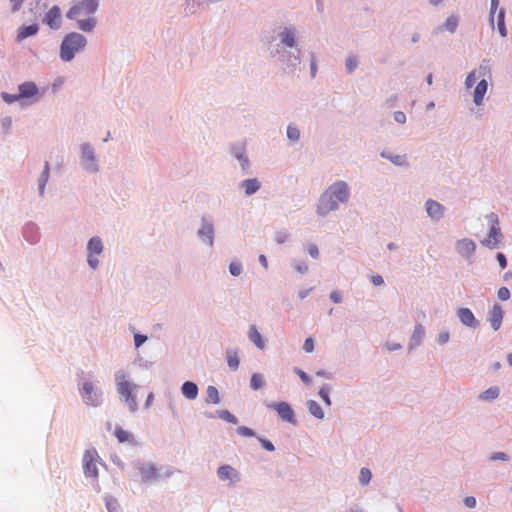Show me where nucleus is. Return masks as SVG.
Here are the masks:
<instances>
[{"instance_id":"c756f323","label":"nucleus","mask_w":512,"mask_h":512,"mask_svg":"<svg viewBox=\"0 0 512 512\" xmlns=\"http://www.w3.org/2000/svg\"><path fill=\"white\" fill-rule=\"evenodd\" d=\"M48 178H49V163L46 162L44 170H43L41 176L39 177V190H40L41 195L44 193V189H45L46 183L48 181Z\"/></svg>"},{"instance_id":"774afa93","label":"nucleus","mask_w":512,"mask_h":512,"mask_svg":"<svg viewBox=\"0 0 512 512\" xmlns=\"http://www.w3.org/2000/svg\"><path fill=\"white\" fill-rule=\"evenodd\" d=\"M259 261L264 266V268L268 267L267 259L264 255H260Z\"/></svg>"},{"instance_id":"c9c22d12","label":"nucleus","mask_w":512,"mask_h":512,"mask_svg":"<svg viewBox=\"0 0 512 512\" xmlns=\"http://www.w3.org/2000/svg\"><path fill=\"white\" fill-rule=\"evenodd\" d=\"M199 235L201 237H206L209 244H212V235H213V228L211 225H204L200 230H199Z\"/></svg>"},{"instance_id":"4468645a","label":"nucleus","mask_w":512,"mask_h":512,"mask_svg":"<svg viewBox=\"0 0 512 512\" xmlns=\"http://www.w3.org/2000/svg\"><path fill=\"white\" fill-rule=\"evenodd\" d=\"M457 252L465 257H470L476 249L475 243L470 239H462L457 242Z\"/></svg>"},{"instance_id":"9b49d317","label":"nucleus","mask_w":512,"mask_h":512,"mask_svg":"<svg viewBox=\"0 0 512 512\" xmlns=\"http://www.w3.org/2000/svg\"><path fill=\"white\" fill-rule=\"evenodd\" d=\"M217 474L220 480H229L231 484L239 480L238 471L230 465L220 466L217 470Z\"/></svg>"},{"instance_id":"6ab92c4d","label":"nucleus","mask_w":512,"mask_h":512,"mask_svg":"<svg viewBox=\"0 0 512 512\" xmlns=\"http://www.w3.org/2000/svg\"><path fill=\"white\" fill-rule=\"evenodd\" d=\"M487 88H488V84H487V81L485 79H482L476 86L475 88V91H474V103L476 105H481L482 102H483V98H484V95L486 94L487 92Z\"/></svg>"},{"instance_id":"7c9ffc66","label":"nucleus","mask_w":512,"mask_h":512,"mask_svg":"<svg viewBox=\"0 0 512 512\" xmlns=\"http://www.w3.org/2000/svg\"><path fill=\"white\" fill-rule=\"evenodd\" d=\"M458 24H459L458 17L451 15L446 19V21L444 23V27L447 31L454 33L458 27Z\"/></svg>"},{"instance_id":"de8ad7c7","label":"nucleus","mask_w":512,"mask_h":512,"mask_svg":"<svg viewBox=\"0 0 512 512\" xmlns=\"http://www.w3.org/2000/svg\"><path fill=\"white\" fill-rule=\"evenodd\" d=\"M319 395L320 397L322 398V400L327 404V405H330L331 404V401H330V398H329V392H328V389L323 387L319 390Z\"/></svg>"},{"instance_id":"aec40b11","label":"nucleus","mask_w":512,"mask_h":512,"mask_svg":"<svg viewBox=\"0 0 512 512\" xmlns=\"http://www.w3.org/2000/svg\"><path fill=\"white\" fill-rule=\"evenodd\" d=\"M182 394L189 400H194L198 395V387L195 383L186 381L181 387Z\"/></svg>"},{"instance_id":"f8f14e48","label":"nucleus","mask_w":512,"mask_h":512,"mask_svg":"<svg viewBox=\"0 0 512 512\" xmlns=\"http://www.w3.org/2000/svg\"><path fill=\"white\" fill-rule=\"evenodd\" d=\"M18 93L21 99L33 98L39 94L37 85L32 81H27L19 85Z\"/></svg>"},{"instance_id":"8fccbe9b","label":"nucleus","mask_w":512,"mask_h":512,"mask_svg":"<svg viewBox=\"0 0 512 512\" xmlns=\"http://www.w3.org/2000/svg\"><path fill=\"white\" fill-rule=\"evenodd\" d=\"M394 120L400 124H404L406 122V115L402 111H396L394 113Z\"/></svg>"},{"instance_id":"13d9d810","label":"nucleus","mask_w":512,"mask_h":512,"mask_svg":"<svg viewBox=\"0 0 512 512\" xmlns=\"http://www.w3.org/2000/svg\"><path fill=\"white\" fill-rule=\"evenodd\" d=\"M497 260L499 262V265L502 269H505L507 266V260L504 254L498 253L497 254Z\"/></svg>"},{"instance_id":"f257e3e1","label":"nucleus","mask_w":512,"mask_h":512,"mask_svg":"<svg viewBox=\"0 0 512 512\" xmlns=\"http://www.w3.org/2000/svg\"><path fill=\"white\" fill-rule=\"evenodd\" d=\"M99 6L98 0H74L66 17L75 20L80 30L91 32L96 26L95 12Z\"/></svg>"},{"instance_id":"72a5a7b5","label":"nucleus","mask_w":512,"mask_h":512,"mask_svg":"<svg viewBox=\"0 0 512 512\" xmlns=\"http://www.w3.org/2000/svg\"><path fill=\"white\" fill-rule=\"evenodd\" d=\"M505 11L501 9L498 13V30L501 36L505 37L507 35V29L504 22Z\"/></svg>"},{"instance_id":"58836bf2","label":"nucleus","mask_w":512,"mask_h":512,"mask_svg":"<svg viewBox=\"0 0 512 512\" xmlns=\"http://www.w3.org/2000/svg\"><path fill=\"white\" fill-rule=\"evenodd\" d=\"M287 136L291 140H298L300 136V132L297 127L289 125L287 128Z\"/></svg>"},{"instance_id":"0eeeda50","label":"nucleus","mask_w":512,"mask_h":512,"mask_svg":"<svg viewBox=\"0 0 512 512\" xmlns=\"http://www.w3.org/2000/svg\"><path fill=\"white\" fill-rule=\"evenodd\" d=\"M43 22L53 30L60 29L62 25L61 9L57 5L52 6L45 14Z\"/></svg>"},{"instance_id":"412c9836","label":"nucleus","mask_w":512,"mask_h":512,"mask_svg":"<svg viewBox=\"0 0 512 512\" xmlns=\"http://www.w3.org/2000/svg\"><path fill=\"white\" fill-rule=\"evenodd\" d=\"M114 434L120 443H134V436L120 426L115 428Z\"/></svg>"},{"instance_id":"f704fd0d","label":"nucleus","mask_w":512,"mask_h":512,"mask_svg":"<svg viewBox=\"0 0 512 512\" xmlns=\"http://www.w3.org/2000/svg\"><path fill=\"white\" fill-rule=\"evenodd\" d=\"M105 504L108 512H118L119 504L118 501L112 496L105 497Z\"/></svg>"},{"instance_id":"e2e57ef3","label":"nucleus","mask_w":512,"mask_h":512,"mask_svg":"<svg viewBox=\"0 0 512 512\" xmlns=\"http://www.w3.org/2000/svg\"><path fill=\"white\" fill-rule=\"evenodd\" d=\"M87 260H88V263L91 266V268L95 269L97 267L98 259H97V257L93 256V254L89 253Z\"/></svg>"},{"instance_id":"e433bc0d","label":"nucleus","mask_w":512,"mask_h":512,"mask_svg":"<svg viewBox=\"0 0 512 512\" xmlns=\"http://www.w3.org/2000/svg\"><path fill=\"white\" fill-rule=\"evenodd\" d=\"M250 385L251 388L254 390H258L259 388H261L263 386L262 376L257 373L253 374L251 377Z\"/></svg>"},{"instance_id":"5701e85b","label":"nucleus","mask_w":512,"mask_h":512,"mask_svg":"<svg viewBox=\"0 0 512 512\" xmlns=\"http://www.w3.org/2000/svg\"><path fill=\"white\" fill-rule=\"evenodd\" d=\"M249 339L259 348H264V341L255 326H251L248 332Z\"/></svg>"},{"instance_id":"603ef678","label":"nucleus","mask_w":512,"mask_h":512,"mask_svg":"<svg viewBox=\"0 0 512 512\" xmlns=\"http://www.w3.org/2000/svg\"><path fill=\"white\" fill-rule=\"evenodd\" d=\"M260 442L263 446L264 449H266L267 451H274L275 450V447L274 445L272 444V442H270L269 440H266V439H260Z\"/></svg>"},{"instance_id":"20e7f679","label":"nucleus","mask_w":512,"mask_h":512,"mask_svg":"<svg viewBox=\"0 0 512 512\" xmlns=\"http://www.w3.org/2000/svg\"><path fill=\"white\" fill-rule=\"evenodd\" d=\"M100 457L95 449L85 451L83 455V469L86 477L96 479L98 477L97 463Z\"/></svg>"},{"instance_id":"bf43d9fd","label":"nucleus","mask_w":512,"mask_h":512,"mask_svg":"<svg viewBox=\"0 0 512 512\" xmlns=\"http://www.w3.org/2000/svg\"><path fill=\"white\" fill-rule=\"evenodd\" d=\"M499 6V0H491V9H490V17L491 22H493V16L495 11L498 9Z\"/></svg>"},{"instance_id":"7ed1b4c3","label":"nucleus","mask_w":512,"mask_h":512,"mask_svg":"<svg viewBox=\"0 0 512 512\" xmlns=\"http://www.w3.org/2000/svg\"><path fill=\"white\" fill-rule=\"evenodd\" d=\"M116 385L120 396L124 399L129 409L133 412L136 411L137 400L134 395V390H136L138 386L128 381L122 372L116 374Z\"/></svg>"},{"instance_id":"473e14b6","label":"nucleus","mask_w":512,"mask_h":512,"mask_svg":"<svg viewBox=\"0 0 512 512\" xmlns=\"http://www.w3.org/2000/svg\"><path fill=\"white\" fill-rule=\"evenodd\" d=\"M227 363L229 367L233 370H237L239 367V358L236 352L228 351L227 352Z\"/></svg>"},{"instance_id":"bb28decb","label":"nucleus","mask_w":512,"mask_h":512,"mask_svg":"<svg viewBox=\"0 0 512 512\" xmlns=\"http://www.w3.org/2000/svg\"><path fill=\"white\" fill-rule=\"evenodd\" d=\"M499 396V388L496 386L490 387L485 390L481 395L480 399L490 401L494 400Z\"/></svg>"},{"instance_id":"c03bdc74","label":"nucleus","mask_w":512,"mask_h":512,"mask_svg":"<svg viewBox=\"0 0 512 512\" xmlns=\"http://www.w3.org/2000/svg\"><path fill=\"white\" fill-rule=\"evenodd\" d=\"M357 67V60L353 56H349L346 60V68L349 73L353 72L354 69Z\"/></svg>"},{"instance_id":"0e129e2a","label":"nucleus","mask_w":512,"mask_h":512,"mask_svg":"<svg viewBox=\"0 0 512 512\" xmlns=\"http://www.w3.org/2000/svg\"><path fill=\"white\" fill-rule=\"evenodd\" d=\"M330 299L334 302V303H340L341 302V295L339 292L337 291H333L331 292L330 294Z\"/></svg>"},{"instance_id":"6e6d98bb","label":"nucleus","mask_w":512,"mask_h":512,"mask_svg":"<svg viewBox=\"0 0 512 512\" xmlns=\"http://www.w3.org/2000/svg\"><path fill=\"white\" fill-rule=\"evenodd\" d=\"M490 459L493 460V461H495V460H507L508 456L505 453H503V452H496V453L491 455Z\"/></svg>"},{"instance_id":"2f4dec72","label":"nucleus","mask_w":512,"mask_h":512,"mask_svg":"<svg viewBox=\"0 0 512 512\" xmlns=\"http://www.w3.org/2000/svg\"><path fill=\"white\" fill-rule=\"evenodd\" d=\"M282 43L289 46V47H293L295 45V37H294V33L288 29H285L283 32H282Z\"/></svg>"},{"instance_id":"6e6552de","label":"nucleus","mask_w":512,"mask_h":512,"mask_svg":"<svg viewBox=\"0 0 512 512\" xmlns=\"http://www.w3.org/2000/svg\"><path fill=\"white\" fill-rule=\"evenodd\" d=\"M269 408L274 409L280 418L284 421H287L289 423H294V412L290 405L286 402H279V403H270L267 405Z\"/></svg>"},{"instance_id":"ddd939ff","label":"nucleus","mask_w":512,"mask_h":512,"mask_svg":"<svg viewBox=\"0 0 512 512\" xmlns=\"http://www.w3.org/2000/svg\"><path fill=\"white\" fill-rule=\"evenodd\" d=\"M139 471L144 482L154 481L159 477L156 467L152 464H142L139 467Z\"/></svg>"},{"instance_id":"9d476101","label":"nucleus","mask_w":512,"mask_h":512,"mask_svg":"<svg viewBox=\"0 0 512 512\" xmlns=\"http://www.w3.org/2000/svg\"><path fill=\"white\" fill-rule=\"evenodd\" d=\"M502 234L500 228L498 226V222L495 221L490 227V231L485 240L482 241V244L489 248H496L501 242Z\"/></svg>"},{"instance_id":"4c0bfd02","label":"nucleus","mask_w":512,"mask_h":512,"mask_svg":"<svg viewBox=\"0 0 512 512\" xmlns=\"http://www.w3.org/2000/svg\"><path fill=\"white\" fill-rule=\"evenodd\" d=\"M371 472L368 468H362L359 474V481L361 484L366 485L371 480Z\"/></svg>"},{"instance_id":"b1692460","label":"nucleus","mask_w":512,"mask_h":512,"mask_svg":"<svg viewBox=\"0 0 512 512\" xmlns=\"http://www.w3.org/2000/svg\"><path fill=\"white\" fill-rule=\"evenodd\" d=\"M90 254H100L103 250L102 241L99 237H92L88 242Z\"/></svg>"},{"instance_id":"39448f33","label":"nucleus","mask_w":512,"mask_h":512,"mask_svg":"<svg viewBox=\"0 0 512 512\" xmlns=\"http://www.w3.org/2000/svg\"><path fill=\"white\" fill-rule=\"evenodd\" d=\"M80 393L84 403L89 406L96 407L100 405L102 401L101 393L95 389L93 383L90 381L83 383V387Z\"/></svg>"},{"instance_id":"a19ab883","label":"nucleus","mask_w":512,"mask_h":512,"mask_svg":"<svg viewBox=\"0 0 512 512\" xmlns=\"http://www.w3.org/2000/svg\"><path fill=\"white\" fill-rule=\"evenodd\" d=\"M220 418L223 419V420H226L228 422H231L233 424H236L237 423V418L231 414L229 411L227 410H223L220 412Z\"/></svg>"},{"instance_id":"3c124183","label":"nucleus","mask_w":512,"mask_h":512,"mask_svg":"<svg viewBox=\"0 0 512 512\" xmlns=\"http://www.w3.org/2000/svg\"><path fill=\"white\" fill-rule=\"evenodd\" d=\"M307 251L309 253V255L313 258H318L319 256V250H318V247L315 245V244H310L307 248Z\"/></svg>"},{"instance_id":"f03ea898","label":"nucleus","mask_w":512,"mask_h":512,"mask_svg":"<svg viewBox=\"0 0 512 512\" xmlns=\"http://www.w3.org/2000/svg\"><path fill=\"white\" fill-rule=\"evenodd\" d=\"M87 44L86 38L76 32L69 33L62 41L60 48V57L64 61H70L75 54L85 48Z\"/></svg>"},{"instance_id":"79ce46f5","label":"nucleus","mask_w":512,"mask_h":512,"mask_svg":"<svg viewBox=\"0 0 512 512\" xmlns=\"http://www.w3.org/2000/svg\"><path fill=\"white\" fill-rule=\"evenodd\" d=\"M237 433L241 436H245V437H252L254 436V432L252 429L246 427V426H239L237 428Z\"/></svg>"},{"instance_id":"864d4df0","label":"nucleus","mask_w":512,"mask_h":512,"mask_svg":"<svg viewBox=\"0 0 512 512\" xmlns=\"http://www.w3.org/2000/svg\"><path fill=\"white\" fill-rule=\"evenodd\" d=\"M9 1L12 6V11L16 12L21 8V6L23 5L25 0H9Z\"/></svg>"},{"instance_id":"cd10ccee","label":"nucleus","mask_w":512,"mask_h":512,"mask_svg":"<svg viewBox=\"0 0 512 512\" xmlns=\"http://www.w3.org/2000/svg\"><path fill=\"white\" fill-rule=\"evenodd\" d=\"M82 158L87 163H94L95 162L94 150H93V148L90 145L85 144V145L82 146Z\"/></svg>"},{"instance_id":"4d7b16f0","label":"nucleus","mask_w":512,"mask_h":512,"mask_svg":"<svg viewBox=\"0 0 512 512\" xmlns=\"http://www.w3.org/2000/svg\"><path fill=\"white\" fill-rule=\"evenodd\" d=\"M147 340V337L144 335L136 334L134 337L135 346L139 347L141 346L145 341Z\"/></svg>"},{"instance_id":"393cba45","label":"nucleus","mask_w":512,"mask_h":512,"mask_svg":"<svg viewBox=\"0 0 512 512\" xmlns=\"http://www.w3.org/2000/svg\"><path fill=\"white\" fill-rule=\"evenodd\" d=\"M307 406H308L309 412L314 417H316L318 419H322L324 417L323 410H322V408L320 407V405L316 401L309 400L308 403H307Z\"/></svg>"},{"instance_id":"49530a36","label":"nucleus","mask_w":512,"mask_h":512,"mask_svg":"<svg viewBox=\"0 0 512 512\" xmlns=\"http://www.w3.org/2000/svg\"><path fill=\"white\" fill-rule=\"evenodd\" d=\"M303 349L307 353H311L314 350V341L312 338H307L303 344Z\"/></svg>"},{"instance_id":"37998d69","label":"nucleus","mask_w":512,"mask_h":512,"mask_svg":"<svg viewBox=\"0 0 512 512\" xmlns=\"http://www.w3.org/2000/svg\"><path fill=\"white\" fill-rule=\"evenodd\" d=\"M229 270H230V273H231L233 276H238V275H240V274H241V272H242L241 264L236 263V262H232V263L229 265Z\"/></svg>"},{"instance_id":"052dcab7","label":"nucleus","mask_w":512,"mask_h":512,"mask_svg":"<svg viewBox=\"0 0 512 512\" xmlns=\"http://www.w3.org/2000/svg\"><path fill=\"white\" fill-rule=\"evenodd\" d=\"M371 282L375 285V286H380L384 283V279L381 275H373L371 277Z\"/></svg>"},{"instance_id":"4be33fe9","label":"nucleus","mask_w":512,"mask_h":512,"mask_svg":"<svg viewBox=\"0 0 512 512\" xmlns=\"http://www.w3.org/2000/svg\"><path fill=\"white\" fill-rule=\"evenodd\" d=\"M241 186L244 188L246 195H252L256 191L259 190L260 183H259V181L257 179L253 178V179L244 180L241 183Z\"/></svg>"},{"instance_id":"69168bd1","label":"nucleus","mask_w":512,"mask_h":512,"mask_svg":"<svg viewBox=\"0 0 512 512\" xmlns=\"http://www.w3.org/2000/svg\"><path fill=\"white\" fill-rule=\"evenodd\" d=\"M297 374L299 375V377L301 378V380L303 382H305L306 384L310 383V378H309V376L304 371L298 370Z\"/></svg>"},{"instance_id":"5fc2aeb1","label":"nucleus","mask_w":512,"mask_h":512,"mask_svg":"<svg viewBox=\"0 0 512 512\" xmlns=\"http://www.w3.org/2000/svg\"><path fill=\"white\" fill-rule=\"evenodd\" d=\"M449 340V332L443 331L438 335L439 344H445Z\"/></svg>"},{"instance_id":"2eb2a0df","label":"nucleus","mask_w":512,"mask_h":512,"mask_svg":"<svg viewBox=\"0 0 512 512\" xmlns=\"http://www.w3.org/2000/svg\"><path fill=\"white\" fill-rule=\"evenodd\" d=\"M457 315L460 321L466 326L476 328L479 324L469 308H460Z\"/></svg>"},{"instance_id":"a211bd4d","label":"nucleus","mask_w":512,"mask_h":512,"mask_svg":"<svg viewBox=\"0 0 512 512\" xmlns=\"http://www.w3.org/2000/svg\"><path fill=\"white\" fill-rule=\"evenodd\" d=\"M39 30L38 24L34 23L28 26H21L18 29L17 40L20 42L27 37L35 35Z\"/></svg>"},{"instance_id":"f3484780","label":"nucleus","mask_w":512,"mask_h":512,"mask_svg":"<svg viewBox=\"0 0 512 512\" xmlns=\"http://www.w3.org/2000/svg\"><path fill=\"white\" fill-rule=\"evenodd\" d=\"M503 312L499 305H494L490 315V324L492 328L497 331L502 323Z\"/></svg>"},{"instance_id":"680f3d73","label":"nucleus","mask_w":512,"mask_h":512,"mask_svg":"<svg viewBox=\"0 0 512 512\" xmlns=\"http://www.w3.org/2000/svg\"><path fill=\"white\" fill-rule=\"evenodd\" d=\"M464 503L468 508H474L476 506V499L472 496H468L464 499Z\"/></svg>"},{"instance_id":"c85d7f7f","label":"nucleus","mask_w":512,"mask_h":512,"mask_svg":"<svg viewBox=\"0 0 512 512\" xmlns=\"http://www.w3.org/2000/svg\"><path fill=\"white\" fill-rule=\"evenodd\" d=\"M207 400L213 404H218L220 402L219 392L215 386H208L207 390Z\"/></svg>"},{"instance_id":"ea45409f","label":"nucleus","mask_w":512,"mask_h":512,"mask_svg":"<svg viewBox=\"0 0 512 512\" xmlns=\"http://www.w3.org/2000/svg\"><path fill=\"white\" fill-rule=\"evenodd\" d=\"M2 98L8 104H12L16 101L21 100L19 93L18 94H9V93L4 92V93H2Z\"/></svg>"},{"instance_id":"09e8293b","label":"nucleus","mask_w":512,"mask_h":512,"mask_svg":"<svg viewBox=\"0 0 512 512\" xmlns=\"http://www.w3.org/2000/svg\"><path fill=\"white\" fill-rule=\"evenodd\" d=\"M475 81H476V75H475V72L472 71L466 77V80H465L466 87L471 88L474 85Z\"/></svg>"},{"instance_id":"1a4fd4ad","label":"nucleus","mask_w":512,"mask_h":512,"mask_svg":"<svg viewBox=\"0 0 512 512\" xmlns=\"http://www.w3.org/2000/svg\"><path fill=\"white\" fill-rule=\"evenodd\" d=\"M331 192L332 197L337 200L338 203H344L348 200L349 192L347 184L343 181H338L331 185L328 189Z\"/></svg>"},{"instance_id":"dca6fc26","label":"nucleus","mask_w":512,"mask_h":512,"mask_svg":"<svg viewBox=\"0 0 512 512\" xmlns=\"http://www.w3.org/2000/svg\"><path fill=\"white\" fill-rule=\"evenodd\" d=\"M426 211L431 218L439 219L443 215L444 208L440 203L434 200H428L426 202Z\"/></svg>"},{"instance_id":"a18cd8bd","label":"nucleus","mask_w":512,"mask_h":512,"mask_svg":"<svg viewBox=\"0 0 512 512\" xmlns=\"http://www.w3.org/2000/svg\"><path fill=\"white\" fill-rule=\"evenodd\" d=\"M498 298L502 301L508 300L510 298V291L506 287H501L498 290Z\"/></svg>"},{"instance_id":"423d86ee","label":"nucleus","mask_w":512,"mask_h":512,"mask_svg":"<svg viewBox=\"0 0 512 512\" xmlns=\"http://www.w3.org/2000/svg\"><path fill=\"white\" fill-rule=\"evenodd\" d=\"M338 208V202L337 200L332 197L331 192L326 190L320 197L318 206H317V213L320 216H325L329 212L334 211Z\"/></svg>"},{"instance_id":"a878e982","label":"nucleus","mask_w":512,"mask_h":512,"mask_svg":"<svg viewBox=\"0 0 512 512\" xmlns=\"http://www.w3.org/2000/svg\"><path fill=\"white\" fill-rule=\"evenodd\" d=\"M381 155L382 157L389 159L395 165L402 166L407 164L406 157L404 155H396L386 152H383Z\"/></svg>"},{"instance_id":"338daca9","label":"nucleus","mask_w":512,"mask_h":512,"mask_svg":"<svg viewBox=\"0 0 512 512\" xmlns=\"http://www.w3.org/2000/svg\"><path fill=\"white\" fill-rule=\"evenodd\" d=\"M296 269L300 273H303V272L307 271L308 267L305 263H300L299 265L296 266Z\"/></svg>"}]
</instances>
